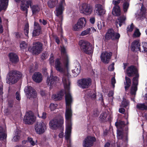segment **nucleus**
Returning <instances> with one entry per match:
<instances>
[{"instance_id": "obj_1", "label": "nucleus", "mask_w": 147, "mask_h": 147, "mask_svg": "<svg viewBox=\"0 0 147 147\" xmlns=\"http://www.w3.org/2000/svg\"><path fill=\"white\" fill-rule=\"evenodd\" d=\"M9 74V76L6 79V82L9 84L16 83L22 76L21 72L14 70L10 71Z\"/></svg>"}, {"instance_id": "obj_2", "label": "nucleus", "mask_w": 147, "mask_h": 147, "mask_svg": "<svg viewBox=\"0 0 147 147\" xmlns=\"http://www.w3.org/2000/svg\"><path fill=\"white\" fill-rule=\"evenodd\" d=\"M79 45L80 49L85 53L89 54L93 52V48L92 45L88 41L81 40L79 42Z\"/></svg>"}, {"instance_id": "obj_3", "label": "nucleus", "mask_w": 147, "mask_h": 147, "mask_svg": "<svg viewBox=\"0 0 147 147\" xmlns=\"http://www.w3.org/2000/svg\"><path fill=\"white\" fill-rule=\"evenodd\" d=\"M63 118L62 117H60L57 118H55L51 120L49 123L50 128L55 130L61 127L63 123Z\"/></svg>"}, {"instance_id": "obj_4", "label": "nucleus", "mask_w": 147, "mask_h": 147, "mask_svg": "<svg viewBox=\"0 0 147 147\" xmlns=\"http://www.w3.org/2000/svg\"><path fill=\"white\" fill-rule=\"evenodd\" d=\"M120 36L119 33L115 32L113 29L110 28L107 30L105 37V39L107 41L111 39L112 40H118Z\"/></svg>"}, {"instance_id": "obj_5", "label": "nucleus", "mask_w": 147, "mask_h": 147, "mask_svg": "<svg viewBox=\"0 0 147 147\" xmlns=\"http://www.w3.org/2000/svg\"><path fill=\"white\" fill-rule=\"evenodd\" d=\"M92 80L90 78H82L78 81V86L82 89L88 88L91 84Z\"/></svg>"}, {"instance_id": "obj_6", "label": "nucleus", "mask_w": 147, "mask_h": 147, "mask_svg": "<svg viewBox=\"0 0 147 147\" xmlns=\"http://www.w3.org/2000/svg\"><path fill=\"white\" fill-rule=\"evenodd\" d=\"M34 128L36 133L40 135L44 133L47 129L46 125L42 121L36 123Z\"/></svg>"}, {"instance_id": "obj_7", "label": "nucleus", "mask_w": 147, "mask_h": 147, "mask_svg": "<svg viewBox=\"0 0 147 147\" xmlns=\"http://www.w3.org/2000/svg\"><path fill=\"white\" fill-rule=\"evenodd\" d=\"M24 90L27 97L30 99L36 98L37 96L36 91L31 86H26Z\"/></svg>"}, {"instance_id": "obj_8", "label": "nucleus", "mask_w": 147, "mask_h": 147, "mask_svg": "<svg viewBox=\"0 0 147 147\" xmlns=\"http://www.w3.org/2000/svg\"><path fill=\"white\" fill-rule=\"evenodd\" d=\"M35 117L31 112H27L24 117V121L25 124H32L35 121Z\"/></svg>"}, {"instance_id": "obj_9", "label": "nucleus", "mask_w": 147, "mask_h": 147, "mask_svg": "<svg viewBox=\"0 0 147 147\" xmlns=\"http://www.w3.org/2000/svg\"><path fill=\"white\" fill-rule=\"evenodd\" d=\"M96 139L95 137L87 136L84 139L82 143L83 147H91L96 142Z\"/></svg>"}, {"instance_id": "obj_10", "label": "nucleus", "mask_w": 147, "mask_h": 147, "mask_svg": "<svg viewBox=\"0 0 147 147\" xmlns=\"http://www.w3.org/2000/svg\"><path fill=\"white\" fill-rule=\"evenodd\" d=\"M126 73L127 76L129 77H132L136 75L139 74H138V71L136 67L133 65H131L128 67L126 70Z\"/></svg>"}, {"instance_id": "obj_11", "label": "nucleus", "mask_w": 147, "mask_h": 147, "mask_svg": "<svg viewBox=\"0 0 147 147\" xmlns=\"http://www.w3.org/2000/svg\"><path fill=\"white\" fill-rule=\"evenodd\" d=\"M139 76L136 75L132 79L133 84L130 89V93L131 95H135L138 90L137 86L138 85V78Z\"/></svg>"}, {"instance_id": "obj_12", "label": "nucleus", "mask_w": 147, "mask_h": 147, "mask_svg": "<svg viewBox=\"0 0 147 147\" xmlns=\"http://www.w3.org/2000/svg\"><path fill=\"white\" fill-rule=\"evenodd\" d=\"M42 44L39 42L33 44L32 48L33 54L38 55L40 54L42 51Z\"/></svg>"}, {"instance_id": "obj_13", "label": "nucleus", "mask_w": 147, "mask_h": 147, "mask_svg": "<svg viewBox=\"0 0 147 147\" xmlns=\"http://www.w3.org/2000/svg\"><path fill=\"white\" fill-rule=\"evenodd\" d=\"M59 80V78L57 77L52 76V77L50 76V77H49L48 76L46 83L48 86H49V88L51 89L57 83Z\"/></svg>"}, {"instance_id": "obj_14", "label": "nucleus", "mask_w": 147, "mask_h": 147, "mask_svg": "<svg viewBox=\"0 0 147 147\" xmlns=\"http://www.w3.org/2000/svg\"><path fill=\"white\" fill-rule=\"evenodd\" d=\"M61 52L62 54H65L62 57L63 63L65 67L67 69L69 67V60L68 55L65 54L66 51L64 47H61Z\"/></svg>"}, {"instance_id": "obj_15", "label": "nucleus", "mask_w": 147, "mask_h": 147, "mask_svg": "<svg viewBox=\"0 0 147 147\" xmlns=\"http://www.w3.org/2000/svg\"><path fill=\"white\" fill-rule=\"evenodd\" d=\"M42 34V28L40 25L35 22L34 23V29L32 32V36L36 37Z\"/></svg>"}, {"instance_id": "obj_16", "label": "nucleus", "mask_w": 147, "mask_h": 147, "mask_svg": "<svg viewBox=\"0 0 147 147\" xmlns=\"http://www.w3.org/2000/svg\"><path fill=\"white\" fill-rule=\"evenodd\" d=\"M112 54V53L111 52H105V53H102L100 56L102 61L105 63H108L111 58Z\"/></svg>"}, {"instance_id": "obj_17", "label": "nucleus", "mask_w": 147, "mask_h": 147, "mask_svg": "<svg viewBox=\"0 0 147 147\" xmlns=\"http://www.w3.org/2000/svg\"><path fill=\"white\" fill-rule=\"evenodd\" d=\"M16 2L20 4V7L22 9H27L29 7L31 2L29 0H15Z\"/></svg>"}, {"instance_id": "obj_18", "label": "nucleus", "mask_w": 147, "mask_h": 147, "mask_svg": "<svg viewBox=\"0 0 147 147\" xmlns=\"http://www.w3.org/2000/svg\"><path fill=\"white\" fill-rule=\"evenodd\" d=\"M140 43L137 40L134 41L131 45V49L132 51L134 52L138 51H141Z\"/></svg>"}, {"instance_id": "obj_19", "label": "nucleus", "mask_w": 147, "mask_h": 147, "mask_svg": "<svg viewBox=\"0 0 147 147\" xmlns=\"http://www.w3.org/2000/svg\"><path fill=\"white\" fill-rule=\"evenodd\" d=\"M8 56L10 61L12 63L16 64L19 61L18 56L15 53H10L9 54Z\"/></svg>"}, {"instance_id": "obj_20", "label": "nucleus", "mask_w": 147, "mask_h": 147, "mask_svg": "<svg viewBox=\"0 0 147 147\" xmlns=\"http://www.w3.org/2000/svg\"><path fill=\"white\" fill-rule=\"evenodd\" d=\"M32 78L34 82L37 83H39L41 82L42 80V75L39 72H36L33 75Z\"/></svg>"}, {"instance_id": "obj_21", "label": "nucleus", "mask_w": 147, "mask_h": 147, "mask_svg": "<svg viewBox=\"0 0 147 147\" xmlns=\"http://www.w3.org/2000/svg\"><path fill=\"white\" fill-rule=\"evenodd\" d=\"M72 116V111L71 107H66L65 113L66 122H71V118Z\"/></svg>"}, {"instance_id": "obj_22", "label": "nucleus", "mask_w": 147, "mask_h": 147, "mask_svg": "<svg viewBox=\"0 0 147 147\" xmlns=\"http://www.w3.org/2000/svg\"><path fill=\"white\" fill-rule=\"evenodd\" d=\"M55 67L56 69L60 72H62L63 71V69L62 65L61 63L60 59L57 58L56 59L55 63Z\"/></svg>"}, {"instance_id": "obj_23", "label": "nucleus", "mask_w": 147, "mask_h": 147, "mask_svg": "<svg viewBox=\"0 0 147 147\" xmlns=\"http://www.w3.org/2000/svg\"><path fill=\"white\" fill-rule=\"evenodd\" d=\"M138 15L140 20H143L147 17V10H140L138 12Z\"/></svg>"}, {"instance_id": "obj_24", "label": "nucleus", "mask_w": 147, "mask_h": 147, "mask_svg": "<svg viewBox=\"0 0 147 147\" xmlns=\"http://www.w3.org/2000/svg\"><path fill=\"white\" fill-rule=\"evenodd\" d=\"M65 100L66 107H71V104L72 102V99L70 93H68L65 95Z\"/></svg>"}, {"instance_id": "obj_25", "label": "nucleus", "mask_w": 147, "mask_h": 147, "mask_svg": "<svg viewBox=\"0 0 147 147\" xmlns=\"http://www.w3.org/2000/svg\"><path fill=\"white\" fill-rule=\"evenodd\" d=\"M101 122L106 121L109 120L110 116H109L106 112H103L101 113L99 117Z\"/></svg>"}, {"instance_id": "obj_26", "label": "nucleus", "mask_w": 147, "mask_h": 147, "mask_svg": "<svg viewBox=\"0 0 147 147\" xmlns=\"http://www.w3.org/2000/svg\"><path fill=\"white\" fill-rule=\"evenodd\" d=\"M78 65L77 67L76 66L75 69L72 70V73L74 74L73 76L74 77H77L80 74L81 71V67L80 64Z\"/></svg>"}, {"instance_id": "obj_27", "label": "nucleus", "mask_w": 147, "mask_h": 147, "mask_svg": "<svg viewBox=\"0 0 147 147\" xmlns=\"http://www.w3.org/2000/svg\"><path fill=\"white\" fill-rule=\"evenodd\" d=\"M64 95V91L63 90H60L54 96L55 100H61Z\"/></svg>"}, {"instance_id": "obj_28", "label": "nucleus", "mask_w": 147, "mask_h": 147, "mask_svg": "<svg viewBox=\"0 0 147 147\" xmlns=\"http://www.w3.org/2000/svg\"><path fill=\"white\" fill-rule=\"evenodd\" d=\"M79 25V26L82 29L84 28L86 24V18H80L77 22Z\"/></svg>"}, {"instance_id": "obj_29", "label": "nucleus", "mask_w": 147, "mask_h": 147, "mask_svg": "<svg viewBox=\"0 0 147 147\" xmlns=\"http://www.w3.org/2000/svg\"><path fill=\"white\" fill-rule=\"evenodd\" d=\"M9 0H0V9H6L7 8Z\"/></svg>"}, {"instance_id": "obj_30", "label": "nucleus", "mask_w": 147, "mask_h": 147, "mask_svg": "<svg viewBox=\"0 0 147 147\" xmlns=\"http://www.w3.org/2000/svg\"><path fill=\"white\" fill-rule=\"evenodd\" d=\"M125 81L124 83L125 86V90L126 91L128 89V88L130 86L131 84V81L130 78L127 76L125 77Z\"/></svg>"}, {"instance_id": "obj_31", "label": "nucleus", "mask_w": 147, "mask_h": 147, "mask_svg": "<svg viewBox=\"0 0 147 147\" xmlns=\"http://www.w3.org/2000/svg\"><path fill=\"white\" fill-rule=\"evenodd\" d=\"M115 125L118 128H119L123 130L125 126V122L123 121L119 120L115 122Z\"/></svg>"}, {"instance_id": "obj_32", "label": "nucleus", "mask_w": 147, "mask_h": 147, "mask_svg": "<svg viewBox=\"0 0 147 147\" xmlns=\"http://www.w3.org/2000/svg\"><path fill=\"white\" fill-rule=\"evenodd\" d=\"M7 137V135L5 133V130L2 127H0V140H4Z\"/></svg>"}, {"instance_id": "obj_33", "label": "nucleus", "mask_w": 147, "mask_h": 147, "mask_svg": "<svg viewBox=\"0 0 147 147\" xmlns=\"http://www.w3.org/2000/svg\"><path fill=\"white\" fill-rule=\"evenodd\" d=\"M136 108L139 110H147V105L144 103H138L136 106Z\"/></svg>"}, {"instance_id": "obj_34", "label": "nucleus", "mask_w": 147, "mask_h": 147, "mask_svg": "<svg viewBox=\"0 0 147 147\" xmlns=\"http://www.w3.org/2000/svg\"><path fill=\"white\" fill-rule=\"evenodd\" d=\"M63 10H55L54 11V13L56 15L59 17L61 21L63 20V16L62 13H63Z\"/></svg>"}, {"instance_id": "obj_35", "label": "nucleus", "mask_w": 147, "mask_h": 147, "mask_svg": "<svg viewBox=\"0 0 147 147\" xmlns=\"http://www.w3.org/2000/svg\"><path fill=\"white\" fill-rule=\"evenodd\" d=\"M66 133H70L71 132V122H66Z\"/></svg>"}, {"instance_id": "obj_36", "label": "nucleus", "mask_w": 147, "mask_h": 147, "mask_svg": "<svg viewBox=\"0 0 147 147\" xmlns=\"http://www.w3.org/2000/svg\"><path fill=\"white\" fill-rule=\"evenodd\" d=\"M126 20V17L125 16H121L118 18V22L119 26L121 27L123 23H124Z\"/></svg>"}, {"instance_id": "obj_37", "label": "nucleus", "mask_w": 147, "mask_h": 147, "mask_svg": "<svg viewBox=\"0 0 147 147\" xmlns=\"http://www.w3.org/2000/svg\"><path fill=\"white\" fill-rule=\"evenodd\" d=\"M82 29L77 22L75 24L72 25V30L75 31H78L81 30Z\"/></svg>"}, {"instance_id": "obj_38", "label": "nucleus", "mask_w": 147, "mask_h": 147, "mask_svg": "<svg viewBox=\"0 0 147 147\" xmlns=\"http://www.w3.org/2000/svg\"><path fill=\"white\" fill-rule=\"evenodd\" d=\"M88 96L92 100H95L96 98V92L95 91H90L88 94Z\"/></svg>"}, {"instance_id": "obj_39", "label": "nucleus", "mask_w": 147, "mask_h": 147, "mask_svg": "<svg viewBox=\"0 0 147 147\" xmlns=\"http://www.w3.org/2000/svg\"><path fill=\"white\" fill-rule=\"evenodd\" d=\"M142 48H141V51L145 53L147 52V42H143L142 43Z\"/></svg>"}, {"instance_id": "obj_40", "label": "nucleus", "mask_w": 147, "mask_h": 147, "mask_svg": "<svg viewBox=\"0 0 147 147\" xmlns=\"http://www.w3.org/2000/svg\"><path fill=\"white\" fill-rule=\"evenodd\" d=\"M15 134L16 135L13 137V140L14 142L18 141L20 138V132L19 130H17L15 132Z\"/></svg>"}, {"instance_id": "obj_41", "label": "nucleus", "mask_w": 147, "mask_h": 147, "mask_svg": "<svg viewBox=\"0 0 147 147\" xmlns=\"http://www.w3.org/2000/svg\"><path fill=\"white\" fill-rule=\"evenodd\" d=\"M57 3V0H55L54 1L50 0L48 2V5L50 8H52L55 6Z\"/></svg>"}, {"instance_id": "obj_42", "label": "nucleus", "mask_w": 147, "mask_h": 147, "mask_svg": "<svg viewBox=\"0 0 147 147\" xmlns=\"http://www.w3.org/2000/svg\"><path fill=\"white\" fill-rule=\"evenodd\" d=\"M80 9H90L91 8L90 6L86 3H83L80 6Z\"/></svg>"}, {"instance_id": "obj_43", "label": "nucleus", "mask_w": 147, "mask_h": 147, "mask_svg": "<svg viewBox=\"0 0 147 147\" xmlns=\"http://www.w3.org/2000/svg\"><path fill=\"white\" fill-rule=\"evenodd\" d=\"M118 130L117 132V137L118 139H119L122 140L123 139V131L121 130Z\"/></svg>"}, {"instance_id": "obj_44", "label": "nucleus", "mask_w": 147, "mask_h": 147, "mask_svg": "<svg viewBox=\"0 0 147 147\" xmlns=\"http://www.w3.org/2000/svg\"><path fill=\"white\" fill-rule=\"evenodd\" d=\"M57 106L58 105L57 104L51 103L50 104L49 108L51 111H54L56 109Z\"/></svg>"}, {"instance_id": "obj_45", "label": "nucleus", "mask_w": 147, "mask_h": 147, "mask_svg": "<svg viewBox=\"0 0 147 147\" xmlns=\"http://www.w3.org/2000/svg\"><path fill=\"white\" fill-rule=\"evenodd\" d=\"M112 13L115 16H119L121 14V10H113Z\"/></svg>"}, {"instance_id": "obj_46", "label": "nucleus", "mask_w": 147, "mask_h": 147, "mask_svg": "<svg viewBox=\"0 0 147 147\" xmlns=\"http://www.w3.org/2000/svg\"><path fill=\"white\" fill-rule=\"evenodd\" d=\"M99 114V112L98 109H94L92 113V115L94 117H96L98 116Z\"/></svg>"}, {"instance_id": "obj_47", "label": "nucleus", "mask_w": 147, "mask_h": 147, "mask_svg": "<svg viewBox=\"0 0 147 147\" xmlns=\"http://www.w3.org/2000/svg\"><path fill=\"white\" fill-rule=\"evenodd\" d=\"M90 31V28H88L86 30L82 31L81 34L80 35L84 36L88 34H89Z\"/></svg>"}, {"instance_id": "obj_48", "label": "nucleus", "mask_w": 147, "mask_h": 147, "mask_svg": "<svg viewBox=\"0 0 147 147\" xmlns=\"http://www.w3.org/2000/svg\"><path fill=\"white\" fill-rule=\"evenodd\" d=\"M80 12L87 15L90 14L92 12V10H80Z\"/></svg>"}, {"instance_id": "obj_49", "label": "nucleus", "mask_w": 147, "mask_h": 147, "mask_svg": "<svg viewBox=\"0 0 147 147\" xmlns=\"http://www.w3.org/2000/svg\"><path fill=\"white\" fill-rule=\"evenodd\" d=\"M29 25H26L24 29V33L27 36H28V34L29 32Z\"/></svg>"}, {"instance_id": "obj_50", "label": "nucleus", "mask_w": 147, "mask_h": 147, "mask_svg": "<svg viewBox=\"0 0 147 147\" xmlns=\"http://www.w3.org/2000/svg\"><path fill=\"white\" fill-rule=\"evenodd\" d=\"M128 101L125 99L123 100L121 102L122 107L126 108L129 104Z\"/></svg>"}, {"instance_id": "obj_51", "label": "nucleus", "mask_w": 147, "mask_h": 147, "mask_svg": "<svg viewBox=\"0 0 147 147\" xmlns=\"http://www.w3.org/2000/svg\"><path fill=\"white\" fill-rule=\"evenodd\" d=\"M20 47L21 49H24L27 47V45L26 42L23 41L20 43Z\"/></svg>"}, {"instance_id": "obj_52", "label": "nucleus", "mask_w": 147, "mask_h": 147, "mask_svg": "<svg viewBox=\"0 0 147 147\" xmlns=\"http://www.w3.org/2000/svg\"><path fill=\"white\" fill-rule=\"evenodd\" d=\"M96 10V12H98V14L101 16H102L106 12V11L105 10Z\"/></svg>"}, {"instance_id": "obj_53", "label": "nucleus", "mask_w": 147, "mask_h": 147, "mask_svg": "<svg viewBox=\"0 0 147 147\" xmlns=\"http://www.w3.org/2000/svg\"><path fill=\"white\" fill-rule=\"evenodd\" d=\"M140 35L141 33L139 31V29H136L134 34V35L136 37H139L140 36Z\"/></svg>"}, {"instance_id": "obj_54", "label": "nucleus", "mask_w": 147, "mask_h": 147, "mask_svg": "<svg viewBox=\"0 0 147 147\" xmlns=\"http://www.w3.org/2000/svg\"><path fill=\"white\" fill-rule=\"evenodd\" d=\"M54 57L53 56V54H51V56L49 60L50 63L51 65H53L54 63Z\"/></svg>"}, {"instance_id": "obj_55", "label": "nucleus", "mask_w": 147, "mask_h": 147, "mask_svg": "<svg viewBox=\"0 0 147 147\" xmlns=\"http://www.w3.org/2000/svg\"><path fill=\"white\" fill-rule=\"evenodd\" d=\"M134 27V25L133 23H132L130 26H128L127 29V31L131 32L133 31Z\"/></svg>"}, {"instance_id": "obj_56", "label": "nucleus", "mask_w": 147, "mask_h": 147, "mask_svg": "<svg viewBox=\"0 0 147 147\" xmlns=\"http://www.w3.org/2000/svg\"><path fill=\"white\" fill-rule=\"evenodd\" d=\"M48 55L46 53H43L41 57V58L42 60H44L47 59L48 57Z\"/></svg>"}, {"instance_id": "obj_57", "label": "nucleus", "mask_w": 147, "mask_h": 147, "mask_svg": "<svg viewBox=\"0 0 147 147\" xmlns=\"http://www.w3.org/2000/svg\"><path fill=\"white\" fill-rule=\"evenodd\" d=\"M28 140L32 146H34L36 144V143L33 140V139L32 138L28 137Z\"/></svg>"}, {"instance_id": "obj_58", "label": "nucleus", "mask_w": 147, "mask_h": 147, "mask_svg": "<svg viewBox=\"0 0 147 147\" xmlns=\"http://www.w3.org/2000/svg\"><path fill=\"white\" fill-rule=\"evenodd\" d=\"M16 99L20 101L21 100L20 94L19 92L17 91L16 93Z\"/></svg>"}, {"instance_id": "obj_59", "label": "nucleus", "mask_w": 147, "mask_h": 147, "mask_svg": "<svg viewBox=\"0 0 147 147\" xmlns=\"http://www.w3.org/2000/svg\"><path fill=\"white\" fill-rule=\"evenodd\" d=\"M47 114L46 112H43L42 113L40 116H39L40 115L39 114L38 115V116L39 117H41L43 119H45L47 117Z\"/></svg>"}, {"instance_id": "obj_60", "label": "nucleus", "mask_w": 147, "mask_h": 147, "mask_svg": "<svg viewBox=\"0 0 147 147\" xmlns=\"http://www.w3.org/2000/svg\"><path fill=\"white\" fill-rule=\"evenodd\" d=\"M129 4L127 2H125L123 4L124 9H127L129 8Z\"/></svg>"}, {"instance_id": "obj_61", "label": "nucleus", "mask_w": 147, "mask_h": 147, "mask_svg": "<svg viewBox=\"0 0 147 147\" xmlns=\"http://www.w3.org/2000/svg\"><path fill=\"white\" fill-rule=\"evenodd\" d=\"M39 22L40 23H42V24L44 25H46L47 24V21L46 20H45L43 19L42 20L41 19H40L39 20Z\"/></svg>"}, {"instance_id": "obj_62", "label": "nucleus", "mask_w": 147, "mask_h": 147, "mask_svg": "<svg viewBox=\"0 0 147 147\" xmlns=\"http://www.w3.org/2000/svg\"><path fill=\"white\" fill-rule=\"evenodd\" d=\"M95 8L98 9H102L104 8L103 6L100 4L96 5Z\"/></svg>"}, {"instance_id": "obj_63", "label": "nucleus", "mask_w": 147, "mask_h": 147, "mask_svg": "<svg viewBox=\"0 0 147 147\" xmlns=\"http://www.w3.org/2000/svg\"><path fill=\"white\" fill-rule=\"evenodd\" d=\"M116 83V80L114 77L112 78L111 80V83L113 87H115V84Z\"/></svg>"}, {"instance_id": "obj_64", "label": "nucleus", "mask_w": 147, "mask_h": 147, "mask_svg": "<svg viewBox=\"0 0 147 147\" xmlns=\"http://www.w3.org/2000/svg\"><path fill=\"white\" fill-rule=\"evenodd\" d=\"M119 112L123 114H124L125 112V109L123 108H121L119 109Z\"/></svg>"}]
</instances>
